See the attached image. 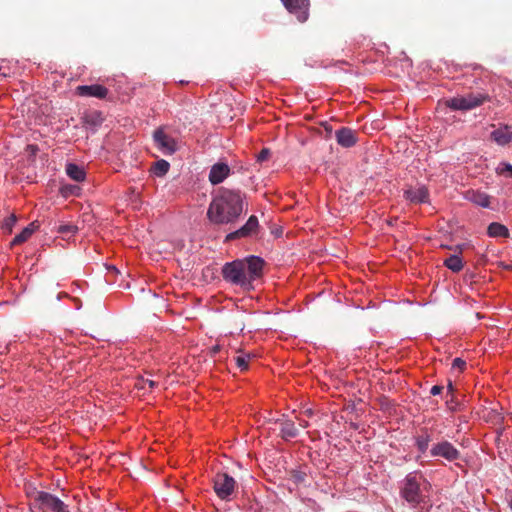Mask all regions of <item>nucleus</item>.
I'll list each match as a JSON object with an SVG mask.
<instances>
[{"label": "nucleus", "mask_w": 512, "mask_h": 512, "mask_svg": "<svg viewBox=\"0 0 512 512\" xmlns=\"http://www.w3.org/2000/svg\"><path fill=\"white\" fill-rule=\"evenodd\" d=\"M243 212V198L239 191L221 188L211 201L207 218L216 225H233Z\"/></svg>", "instance_id": "f257e3e1"}, {"label": "nucleus", "mask_w": 512, "mask_h": 512, "mask_svg": "<svg viewBox=\"0 0 512 512\" xmlns=\"http://www.w3.org/2000/svg\"><path fill=\"white\" fill-rule=\"evenodd\" d=\"M264 260L258 256H249L243 260H234L222 267L223 279L243 288L252 286V282L262 276Z\"/></svg>", "instance_id": "f03ea898"}, {"label": "nucleus", "mask_w": 512, "mask_h": 512, "mask_svg": "<svg viewBox=\"0 0 512 512\" xmlns=\"http://www.w3.org/2000/svg\"><path fill=\"white\" fill-rule=\"evenodd\" d=\"M425 482L421 474L417 472L409 473L401 482L400 495L412 507H417L424 502L422 484Z\"/></svg>", "instance_id": "7ed1b4c3"}, {"label": "nucleus", "mask_w": 512, "mask_h": 512, "mask_svg": "<svg viewBox=\"0 0 512 512\" xmlns=\"http://www.w3.org/2000/svg\"><path fill=\"white\" fill-rule=\"evenodd\" d=\"M32 512H68L67 506L58 497L44 491L32 490L27 493Z\"/></svg>", "instance_id": "20e7f679"}, {"label": "nucleus", "mask_w": 512, "mask_h": 512, "mask_svg": "<svg viewBox=\"0 0 512 512\" xmlns=\"http://www.w3.org/2000/svg\"><path fill=\"white\" fill-rule=\"evenodd\" d=\"M490 97L484 93H469L467 95L456 96L445 100V105L454 111H468L481 106Z\"/></svg>", "instance_id": "39448f33"}, {"label": "nucleus", "mask_w": 512, "mask_h": 512, "mask_svg": "<svg viewBox=\"0 0 512 512\" xmlns=\"http://www.w3.org/2000/svg\"><path fill=\"white\" fill-rule=\"evenodd\" d=\"M237 487V483L233 477L227 473H218L213 480V488L216 495L222 499L229 501L232 498Z\"/></svg>", "instance_id": "423d86ee"}, {"label": "nucleus", "mask_w": 512, "mask_h": 512, "mask_svg": "<svg viewBox=\"0 0 512 512\" xmlns=\"http://www.w3.org/2000/svg\"><path fill=\"white\" fill-rule=\"evenodd\" d=\"M258 229V218L255 215H251L243 226L226 235L225 242L251 237L257 233Z\"/></svg>", "instance_id": "0eeeda50"}, {"label": "nucleus", "mask_w": 512, "mask_h": 512, "mask_svg": "<svg viewBox=\"0 0 512 512\" xmlns=\"http://www.w3.org/2000/svg\"><path fill=\"white\" fill-rule=\"evenodd\" d=\"M285 8L294 14L299 22H305L309 17V0H281Z\"/></svg>", "instance_id": "6e6552de"}, {"label": "nucleus", "mask_w": 512, "mask_h": 512, "mask_svg": "<svg viewBox=\"0 0 512 512\" xmlns=\"http://www.w3.org/2000/svg\"><path fill=\"white\" fill-rule=\"evenodd\" d=\"M153 139L158 147L164 154H173L176 151L175 140L166 134L163 129L159 128L154 131Z\"/></svg>", "instance_id": "1a4fd4ad"}, {"label": "nucleus", "mask_w": 512, "mask_h": 512, "mask_svg": "<svg viewBox=\"0 0 512 512\" xmlns=\"http://www.w3.org/2000/svg\"><path fill=\"white\" fill-rule=\"evenodd\" d=\"M431 454L432 456H441L449 461L456 460L459 457L458 450L447 441L436 444L431 449Z\"/></svg>", "instance_id": "9d476101"}, {"label": "nucleus", "mask_w": 512, "mask_h": 512, "mask_svg": "<svg viewBox=\"0 0 512 512\" xmlns=\"http://www.w3.org/2000/svg\"><path fill=\"white\" fill-rule=\"evenodd\" d=\"M77 94L83 97H96L104 99L108 95V89L102 85H81L76 88Z\"/></svg>", "instance_id": "9b49d317"}, {"label": "nucleus", "mask_w": 512, "mask_h": 512, "mask_svg": "<svg viewBox=\"0 0 512 512\" xmlns=\"http://www.w3.org/2000/svg\"><path fill=\"white\" fill-rule=\"evenodd\" d=\"M404 198L412 204L426 203L429 199V192L425 186L409 188L404 191Z\"/></svg>", "instance_id": "f8f14e48"}, {"label": "nucleus", "mask_w": 512, "mask_h": 512, "mask_svg": "<svg viewBox=\"0 0 512 512\" xmlns=\"http://www.w3.org/2000/svg\"><path fill=\"white\" fill-rule=\"evenodd\" d=\"M337 143L342 147L349 148L356 144L357 134L354 130L348 127H342L335 132Z\"/></svg>", "instance_id": "ddd939ff"}, {"label": "nucleus", "mask_w": 512, "mask_h": 512, "mask_svg": "<svg viewBox=\"0 0 512 512\" xmlns=\"http://www.w3.org/2000/svg\"><path fill=\"white\" fill-rule=\"evenodd\" d=\"M230 168L226 163L219 162L214 164L209 173V181L213 185L223 182L229 175Z\"/></svg>", "instance_id": "4468645a"}, {"label": "nucleus", "mask_w": 512, "mask_h": 512, "mask_svg": "<svg viewBox=\"0 0 512 512\" xmlns=\"http://www.w3.org/2000/svg\"><path fill=\"white\" fill-rule=\"evenodd\" d=\"M445 403L449 412H463L464 406L456 399L454 387L448 383L445 394Z\"/></svg>", "instance_id": "2eb2a0df"}, {"label": "nucleus", "mask_w": 512, "mask_h": 512, "mask_svg": "<svg viewBox=\"0 0 512 512\" xmlns=\"http://www.w3.org/2000/svg\"><path fill=\"white\" fill-rule=\"evenodd\" d=\"M465 198L475 205L483 208H488L490 206V196L478 190H468Z\"/></svg>", "instance_id": "dca6fc26"}, {"label": "nucleus", "mask_w": 512, "mask_h": 512, "mask_svg": "<svg viewBox=\"0 0 512 512\" xmlns=\"http://www.w3.org/2000/svg\"><path fill=\"white\" fill-rule=\"evenodd\" d=\"M491 139L500 146H505L512 141V131L508 126L500 127L491 133Z\"/></svg>", "instance_id": "f3484780"}, {"label": "nucleus", "mask_w": 512, "mask_h": 512, "mask_svg": "<svg viewBox=\"0 0 512 512\" xmlns=\"http://www.w3.org/2000/svg\"><path fill=\"white\" fill-rule=\"evenodd\" d=\"M38 225L36 222L30 223L27 227H25L19 234H17L13 240L10 242V247H14L17 245H21L26 242L33 233L37 230Z\"/></svg>", "instance_id": "a211bd4d"}, {"label": "nucleus", "mask_w": 512, "mask_h": 512, "mask_svg": "<svg viewBox=\"0 0 512 512\" xmlns=\"http://www.w3.org/2000/svg\"><path fill=\"white\" fill-rule=\"evenodd\" d=\"M66 173L72 180L77 182L84 181L86 177L84 168L74 163H68L66 165Z\"/></svg>", "instance_id": "6ab92c4d"}, {"label": "nucleus", "mask_w": 512, "mask_h": 512, "mask_svg": "<svg viewBox=\"0 0 512 512\" xmlns=\"http://www.w3.org/2000/svg\"><path fill=\"white\" fill-rule=\"evenodd\" d=\"M487 233L490 237H503V238H507L509 237V230L508 228L501 224V223H498V222H492L489 224L488 228H487Z\"/></svg>", "instance_id": "aec40b11"}, {"label": "nucleus", "mask_w": 512, "mask_h": 512, "mask_svg": "<svg viewBox=\"0 0 512 512\" xmlns=\"http://www.w3.org/2000/svg\"><path fill=\"white\" fill-rule=\"evenodd\" d=\"M281 425V435L285 440L295 438L298 434V428L295 426V423L289 419L284 420L280 423Z\"/></svg>", "instance_id": "412c9836"}, {"label": "nucleus", "mask_w": 512, "mask_h": 512, "mask_svg": "<svg viewBox=\"0 0 512 512\" xmlns=\"http://www.w3.org/2000/svg\"><path fill=\"white\" fill-rule=\"evenodd\" d=\"M157 385V382L151 379L139 377L135 381L134 388L138 393L142 392L145 394L146 392H151Z\"/></svg>", "instance_id": "4be33fe9"}, {"label": "nucleus", "mask_w": 512, "mask_h": 512, "mask_svg": "<svg viewBox=\"0 0 512 512\" xmlns=\"http://www.w3.org/2000/svg\"><path fill=\"white\" fill-rule=\"evenodd\" d=\"M444 265L453 272H459L463 268L462 259L458 255H450L444 260Z\"/></svg>", "instance_id": "5701e85b"}, {"label": "nucleus", "mask_w": 512, "mask_h": 512, "mask_svg": "<svg viewBox=\"0 0 512 512\" xmlns=\"http://www.w3.org/2000/svg\"><path fill=\"white\" fill-rule=\"evenodd\" d=\"M430 440L431 438L427 430L422 431V433L416 437V445L421 453L427 451Z\"/></svg>", "instance_id": "b1692460"}, {"label": "nucleus", "mask_w": 512, "mask_h": 512, "mask_svg": "<svg viewBox=\"0 0 512 512\" xmlns=\"http://www.w3.org/2000/svg\"><path fill=\"white\" fill-rule=\"evenodd\" d=\"M169 168L170 164L166 160L161 159L155 162L153 171L156 176L162 177L169 171Z\"/></svg>", "instance_id": "393cba45"}, {"label": "nucleus", "mask_w": 512, "mask_h": 512, "mask_svg": "<svg viewBox=\"0 0 512 512\" xmlns=\"http://www.w3.org/2000/svg\"><path fill=\"white\" fill-rule=\"evenodd\" d=\"M249 360H250L249 354L239 355L235 358L236 365L241 371H246L248 369Z\"/></svg>", "instance_id": "a878e982"}, {"label": "nucleus", "mask_w": 512, "mask_h": 512, "mask_svg": "<svg viewBox=\"0 0 512 512\" xmlns=\"http://www.w3.org/2000/svg\"><path fill=\"white\" fill-rule=\"evenodd\" d=\"M16 222H17V217L14 214H12L4 220V222L2 224V229L4 231H6L7 233H11Z\"/></svg>", "instance_id": "bb28decb"}, {"label": "nucleus", "mask_w": 512, "mask_h": 512, "mask_svg": "<svg viewBox=\"0 0 512 512\" xmlns=\"http://www.w3.org/2000/svg\"><path fill=\"white\" fill-rule=\"evenodd\" d=\"M58 233L64 235V236H67V235H73L77 232V227L74 226V225H69V224H65V225H60L58 227Z\"/></svg>", "instance_id": "cd10ccee"}, {"label": "nucleus", "mask_w": 512, "mask_h": 512, "mask_svg": "<svg viewBox=\"0 0 512 512\" xmlns=\"http://www.w3.org/2000/svg\"><path fill=\"white\" fill-rule=\"evenodd\" d=\"M79 190H80V188L77 185H66V186L62 187L61 193L65 197H67V196H70V195H77Z\"/></svg>", "instance_id": "c85d7f7f"}, {"label": "nucleus", "mask_w": 512, "mask_h": 512, "mask_svg": "<svg viewBox=\"0 0 512 512\" xmlns=\"http://www.w3.org/2000/svg\"><path fill=\"white\" fill-rule=\"evenodd\" d=\"M506 172H509L512 176V165L509 163L502 162L496 167V173L499 175H503Z\"/></svg>", "instance_id": "c756f323"}, {"label": "nucleus", "mask_w": 512, "mask_h": 512, "mask_svg": "<svg viewBox=\"0 0 512 512\" xmlns=\"http://www.w3.org/2000/svg\"><path fill=\"white\" fill-rule=\"evenodd\" d=\"M270 154H271V152L268 148H263L257 155V161L263 162V161L268 160L270 157Z\"/></svg>", "instance_id": "7c9ffc66"}, {"label": "nucleus", "mask_w": 512, "mask_h": 512, "mask_svg": "<svg viewBox=\"0 0 512 512\" xmlns=\"http://www.w3.org/2000/svg\"><path fill=\"white\" fill-rule=\"evenodd\" d=\"M466 367V362L461 358H455L452 362V368L463 371Z\"/></svg>", "instance_id": "2f4dec72"}, {"label": "nucleus", "mask_w": 512, "mask_h": 512, "mask_svg": "<svg viewBox=\"0 0 512 512\" xmlns=\"http://www.w3.org/2000/svg\"><path fill=\"white\" fill-rule=\"evenodd\" d=\"M445 387L443 385H434L430 388V395L437 396L442 395L444 392Z\"/></svg>", "instance_id": "473e14b6"}, {"label": "nucleus", "mask_w": 512, "mask_h": 512, "mask_svg": "<svg viewBox=\"0 0 512 512\" xmlns=\"http://www.w3.org/2000/svg\"><path fill=\"white\" fill-rule=\"evenodd\" d=\"M218 351H220V347H219V345H216V346H214V347L212 348V352H213L214 354H215V353H217Z\"/></svg>", "instance_id": "72a5a7b5"}, {"label": "nucleus", "mask_w": 512, "mask_h": 512, "mask_svg": "<svg viewBox=\"0 0 512 512\" xmlns=\"http://www.w3.org/2000/svg\"><path fill=\"white\" fill-rule=\"evenodd\" d=\"M306 425H307V422H306V421H303L302 423H300V426H301V427H306Z\"/></svg>", "instance_id": "f704fd0d"}, {"label": "nucleus", "mask_w": 512, "mask_h": 512, "mask_svg": "<svg viewBox=\"0 0 512 512\" xmlns=\"http://www.w3.org/2000/svg\"><path fill=\"white\" fill-rule=\"evenodd\" d=\"M350 425H351L352 427H354L355 429L357 428V426H356V425H354V423H353V422H350Z\"/></svg>", "instance_id": "c9c22d12"}]
</instances>
